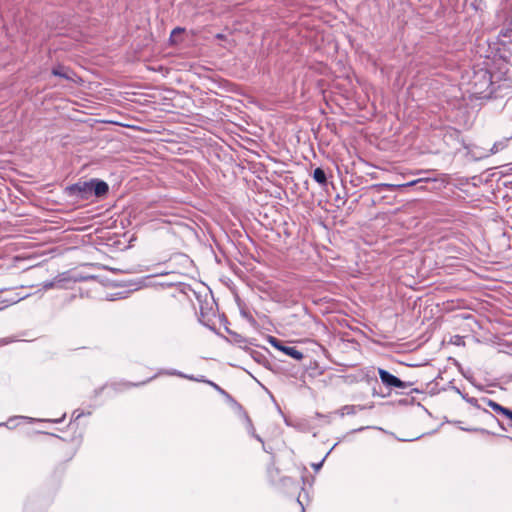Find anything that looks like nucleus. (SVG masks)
Returning <instances> with one entry per match:
<instances>
[{"label": "nucleus", "instance_id": "obj_9", "mask_svg": "<svg viewBox=\"0 0 512 512\" xmlns=\"http://www.w3.org/2000/svg\"><path fill=\"white\" fill-rule=\"evenodd\" d=\"M183 31H184V29H182V28H179V27L175 28V29L172 31V33H171V41H172V42H175V37H176L177 35L181 34Z\"/></svg>", "mask_w": 512, "mask_h": 512}, {"label": "nucleus", "instance_id": "obj_10", "mask_svg": "<svg viewBox=\"0 0 512 512\" xmlns=\"http://www.w3.org/2000/svg\"><path fill=\"white\" fill-rule=\"evenodd\" d=\"M321 466H322V463H319V464L315 465L314 467L316 470H318Z\"/></svg>", "mask_w": 512, "mask_h": 512}, {"label": "nucleus", "instance_id": "obj_8", "mask_svg": "<svg viewBox=\"0 0 512 512\" xmlns=\"http://www.w3.org/2000/svg\"><path fill=\"white\" fill-rule=\"evenodd\" d=\"M313 178L316 182H318L321 185L326 184V174L323 169L316 168L313 172Z\"/></svg>", "mask_w": 512, "mask_h": 512}, {"label": "nucleus", "instance_id": "obj_5", "mask_svg": "<svg viewBox=\"0 0 512 512\" xmlns=\"http://www.w3.org/2000/svg\"><path fill=\"white\" fill-rule=\"evenodd\" d=\"M93 194L100 197L108 192V185L104 181L92 180Z\"/></svg>", "mask_w": 512, "mask_h": 512}, {"label": "nucleus", "instance_id": "obj_11", "mask_svg": "<svg viewBox=\"0 0 512 512\" xmlns=\"http://www.w3.org/2000/svg\"><path fill=\"white\" fill-rule=\"evenodd\" d=\"M507 418L512 421V411H510V413L508 414Z\"/></svg>", "mask_w": 512, "mask_h": 512}, {"label": "nucleus", "instance_id": "obj_4", "mask_svg": "<svg viewBox=\"0 0 512 512\" xmlns=\"http://www.w3.org/2000/svg\"><path fill=\"white\" fill-rule=\"evenodd\" d=\"M73 194L88 199L93 194L92 180L88 182H80L71 187Z\"/></svg>", "mask_w": 512, "mask_h": 512}, {"label": "nucleus", "instance_id": "obj_1", "mask_svg": "<svg viewBox=\"0 0 512 512\" xmlns=\"http://www.w3.org/2000/svg\"><path fill=\"white\" fill-rule=\"evenodd\" d=\"M474 87H475V93L477 94H483L487 92V90L491 87L492 81H491V75L488 71L481 70L478 71L474 76Z\"/></svg>", "mask_w": 512, "mask_h": 512}, {"label": "nucleus", "instance_id": "obj_6", "mask_svg": "<svg viewBox=\"0 0 512 512\" xmlns=\"http://www.w3.org/2000/svg\"><path fill=\"white\" fill-rule=\"evenodd\" d=\"M52 74L58 77H62L67 80L73 79V73L70 69L64 66H57L52 70Z\"/></svg>", "mask_w": 512, "mask_h": 512}, {"label": "nucleus", "instance_id": "obj_3", "mask_svg": "<svg viewBox=\"0 0 512 512\" xmlns=\"http://www.w3.org/2000/svg\"><path fill=\"white\" fill-rule=\"evenodd\" d=\"M378 374H379V377H380L382 383L387 387L397 388V389L407 388L406 383H404L399 378L390 374L388 371H386L382 368L378 369Z\"/></svg>", "mask_w": 512, "mask_h": 512}, {"label": "nucleus", "instance_id": "obj_2", "mask_svg": "<svg viewBox=\"0 0 512 512\" xmlns=\"http://www.w3.org/2000/svg\"><path fill=\"white\" fill-rule=\"evenodd\" d=\"M268 343L293 359L301 360L303 358V353L301 351L297 350L295 347L283 345L280 340L273 336L268 337Z\"/></svg>", "mask_w": 512, "mask_h": 512}, {"label": "nucleus", "instance_id": "obj_12", "mask_svg": "<svg viewBox=\"0 0 512 512\" xmlns=\"http://www.w3.org/2000/svg\"><path fill=\"white\" fill-rule=\"evenodd\" d=\"M210 384H211L213 387H215L216 389H219V387L217 386V384H214V383H211V382H210Z\"/></svg>", "mask_w": 512, "mask_h": 512}, {"label": "nucleus", "instance_id": "obj_7", "mask_svg": "<svg viewBox=\"0 0 512 512\" xmlns=\"http://www.w3.org/2000/svg\"><path fill=\"white\" fill-rule=\"evenodd\" d=\"M487 405L492 408L495 412L500 413L504 416H508L511 410L501 406L500 404L496 403L493 400H487Z\"/></svg>", "mask_w": 512, "mask_h": 512}]
</instances>
